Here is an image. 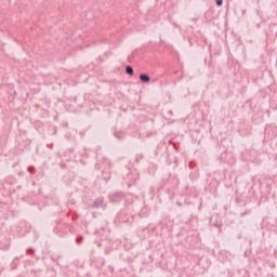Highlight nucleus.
Listing matches in <instances>:
<instances>
[{
  "mask_svg": "<svg viewBox=\"0 0 277 277\" xmlns=\"http://www.w3.org/2000/svg\"><path fill=\"white\" fill-rule=\"evenodd\" d=\"M124 199V193L115 192L109 195L110 202H120Z\"/></svg>",
  "mask_w": 277,
  "mask_h": 277,
  "instance_id": "1",
  "label": "nucleus"
},
{
  "mask_svg": "<svg viewBox=\"0 0 277 277\" xmlns=\"http://www.w3.org/2000/svg\"><path fill=\"white\" fill-rule=\"evenodd\" d=\"M107 205H105V197H98L91 206L92 209H105Z\"/></svg>",
  "mask_w": 277,
  "mask_h": 277,
  "instance_id": "2",
  "label": "nucleus"
},
{
  "mask_svg": "<svg viewBox=\"0 0 277 277\" xmlns=\"http://www.w3.org/2000/svg\"><path fill=\"white\" fill-rule=\"evenodd\" d=\"M138 79L141 83H150V76L148 74H140Z\"/></svg>",
  "mask_w": 277,
  "mask_h": 277,
  "instance_id": "3",
  "label": "nucleus"
},
{
  "mask_svg": "<svg viewBox=\"0 0 277 277\" xmlns=\"http://www.w3.org/2000/svg\"><path fill=\"white\" fill-rule=\"evenodd\" d=\"M140 217H148L150 215V211L147 207H143L141 211L138 212Z\"/></svg>",
  "mask_w": 277,
  "mask_h": 277,
  "instance_id": "4",
  "label": "nucleus"
},
{
  "mask_svg": "<svg viewBox=\"0 0 277 277\" xmlns=\"http://www.w3.org/2000/svg\"><path fill=\"white\" fill-rule=\"evenodd\" d=\"M23 259V255L16 256L12 263H11V269H17L18 268V263Z\"/></svg>",
  "mask_w": 277,
  "mask_h": 277,
  "instance_id": "5",
  "label": "nucleus"
},
{
  "mask_svg": "<svg viewBox=\"0 0 277 277\" xmlns=\"http://www.w3.org/2000/svg\"><path fill=\"white\" fill-rule=\"evenodd\" d=\"M157 170V164L155 163H149L147 171L149 174H155V171Z\"/></svg>",
  "mask_w": 277,
  "mask_h": 277,
  "instance_id": "6",
  "label": "nucleus"
},
{
  "mask_svg": "<svg viewBox=\"0 0 277 277\" xmlns=\"http://www.w3.org/2000/svg\"><path fill=\"white\" fill-rule=\"evenodd\" d=\"M126 72H127V75H129L130 77H133V75H134L133 67H132L131 65L126 66Z\"/></svg>",
  "mask_w": 277,
  "mask_h": 277,
  "instance_id": "7",
  "label": "nucleus"
},
{
  "mask_svg": "<svg viewBox=\"0 0 277 277\" xmlns=\"http://www.w3.org/2000/svg\"><path fill=\"white\" fill-rule=\"evenodd\" d=\"M51 259H52V261H55V263L57 265H60L58 261H60V259H62V256L60 254H57V255L53 254V255H51Z\"/></svg>",
  "mask_w": 277,
  "mask_h": 277,
  "instance_id": "8",
  "label": "nucleus"
},
{
  "mask_svg": "<svg viewBox=\"0 0 277 277\" xmlns=\"http://www.w3.org/2000/svg\"><path fill=\"white\" fill-rule=\"evenodd\" d=\"M142 159H144V155L143 154L136 155V159H135L136 163H140L142 161Z\"/></svg>",
  "mask_w": 277,
  "mask_h": 277,
  "instance_id": "9",
  "label": "nucleus"
},
{
  "mask_svg": "<svg viewBox=\"0 0 277 277\" xmlns=\"http://www.w3.org/2000/svg\"><path fill=\"white\" fill-rule=\"evenodd\" d=\"M118 222H122V213H119L115 219V223L118 224Z\"/></svg>",
  "mask_w": 277,
  "mask_h": 277,
  "instance_id": "10",
  "label": "nucleus"
},
{
  "mask_svg": "<svg viewBox=\"0 0 277 277\" xmlns=\"http://www.w3.org/2000/svg\"><path fill=\"white\" fill-rule=\"evenodd\" d=\"M104 163H106V166L108 167V169L111 168V162L109 161V159L104 158Z\"/></svg>",
  "mask_w": 277,
  "mask_h": 277,
  "instance_id": "11",
  "label": "nucleus"
},
{
  "mask_svg": "<svg viewBox=\"0 0 277 277\" xmlns=\"http://www.w3.org/2000/svg\"><path fill=\"white\" fill-rule=\"evenodd\" d=\"M83 242V237L79 236L77 239H76V243H78V246H80V243Z\"/></svg>",
  "mask_w": 277,
  "mask_h": 277,
  "instance_id": "12",
  "label": "nucleus"
},
{
  "mask_svg": "<svg viewBox=\"0 0 277 277\" xmlns=\"http://www.w3.org/2000/svg\"><path fill=\"white\" fill-rule=\"evenodd\" d=\"M217 8H222V4L224 3V0H216Z\"/></svg>",
  "mask_w": 277,
  "mask_h": 277,
  "instance_id": "13",
  "label": "nucleus"
},
{
  "mask_svg": "<svg viewBox=\"0 0 277 277\" xmlns=\"http://www.w3.org/2000/svg\"><path fill=\"white\" fill-rule=\"evenodd\" d=\"M98 153H101V146H97L95 149L96 159H98Z\"/></svg>",
  "mask_w": 277,
  "mask_h": 277,
  "instance_id": "14",
  "label": "nucleus"
},
{
  "mask_svg": "<svg viewBox=\"0 0 277 277\" xmlns=\"http://www.w3.org/2000/svg\"><path fill=\"white\" fill-rule=\"evenodd\" d=\"M36 171V169L34 168V167H28V172L30 173V174H34V172Z\"/></svg>",
  "mask_w": 277,
  "mask_h": 277,
  "instance_id": "15",
  "label": "nucleus"
},
{
  "mask_svg": "<svg viewBox=\"0 0 277 277\" xmlns=\"http://www.w3.org/2000/svg\"><path fill=\"white\" fill-rule=\"evenodd\" d=\"M26 252L27 254H34L35 250L34 248H28Z\"/></svg>",
  "mask_w": 277,
  "mask_h": 277,
  "instance_id": "16",
  "label": "nucleus"
},
{
  "mask_svg": "<svg viewBox=\"0 0 277 277\" xmlns=\"http://www.w3.org/2000/svg\"><path fill=\"white\" fill-rule=\"evenodd\" d=\"M104 252H105V254H109L111 252V249L106 248Z\"/></svg>",
  "mask_w": 277,
  "mask_h": 277,
  "instance_id": "17",
  "label": "nucleus"
},
{
  "mask_svg": "<svg viewBox=\"0 0 277 277\" xmlns=\"http://www.w3.org/2000/svg\"><path fill=\"white\" fill-rule=\"evenodd\" d=\"M47 147L48 148H53V144H48Z\"/></svg>",
  "mask_w": 277,
  "mask_h": 277,
  "instance_id": "18",
  "label": "nucleus"
},
{
  "mask_svg": "<svg viewBox=\"0 0 277 277\" xmlns=\"http://www.w3.org/2000/svg\"><path fill=\"white\" fill-rule=\"evenodd\" d=\"M95 168H96V170H100V169H101V167L98 166V163L95 164Z\"/></svg>",
  "mask_w": 277,
  "mask_h": 277,
  "instance_id": "19",
  "label": "nucleus"
},
{
  "mask_svg": "<svg viewBox=\"0 0 277 277\" xmlns=\"http://www.w3.org/2000/svg\"><path fill=\"white\" fill-rule=\"evenodd\" d=\"M82 156L88 157V151H84Z\"/></svg>",
  "mask_w": 277,
  "mask_h": 277,
  "instance_id": "20",
  "label": "nucleus"
},
{
  "mask_svg": "<svg viewBox=\"0 0 277 277\" xmlns=\"http://www.w3.org/2000/svg\"><path fill=\"white\" fill-rule=\"evenodd\" d=\"M66 137H67L68 140H70V134L67 133V134H66Z\"/></svg>",
  "mask_w": 277,
  "mask_h": 277,
  "instance_id": "21",
  "label": "nucleus"
},
{
  "mask_svg": "<svg viewBox=\"0 0 277 277\" xmlns=\"http://www.w3.org/2000/svg\"><path fill=\"white\" fill-rule=\"evenodd\" d=\"M117 137H118V140H122V136H120V135H117Z\"/></svg>",
  "mask_w": 277,
  "mask_h": 277,
  "instance_id": "22",
  "label": "nucleus"
},
{
  "mask_svg": "<svg viewBox=\"0 0 277 277\" xmlns=\"http://www.w3.org/2000/svg\"><path fill=\"white\" fill-rule=\"evenodd\" d=\"M173 27H177L176 23H173Z\"/></svg>",
  "mask_w": 277,
  "mask_h": 277,
  "instance_id": "23",
  "label": "nucleus"
},
{
  "mask_svg": "<svg viewBox=\"0 0 277 277\" xmlns=\"http://www.w3.org/2000/svg\"><path fill=\"white\" fill-rule=\"evenodd\" d=\"M55 133H57V129H54V135H55Z\"/></svg>",
  "mask_w": 277,
  "mask_h": 277,
  "instance_id": "24",
  "label": "nucleus"
},
{
  "mask_svg": "<svg viewBox=\"0 0 277 277\" xmlns=\"http://www.w3.org/2000/svg\"><path fill=\"white\" fill-rule=\"evenodd\" d=\"M122 222H129V220H122Z\"/></svg>",
  "mask_w": 277,
  "mask_h": 277,
  "instance_id": "25",
  "label": "nucleus"
},
{
  "mask_svg": "<svg viewBox=\"0 0 277 277\" xmlns=\"http://www.w3.org/2000/svg\"><path fill=\"white\" fill-rule=\"evenodd\" d=\"M98 248H101V243H97Z\"/></svg>",
  "mask_w": 277,
  "mask_h": 277,
  "instance_id": "26",
  "label": "nucleus"
},
{
  "mask_svg": "<svg viewBox=\"0 0 277 277\" xmlns=\"http://www.w3.org/2000/svg\"><path fill=\"white\" fill-rule=\"evenodd\" d=\"M150 192H153V187L150 188Z\"/></svg>",
  "mask_w": 277,
  "mask_h": 277,
  "instance_id": "27",
  "label": "nucleus"
}]
</instances>
